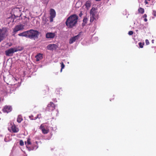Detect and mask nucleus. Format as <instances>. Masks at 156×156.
I'll return each mask as SVG.
<instances>
[{
  "label": "nucleus",
  "instance_id": "obj_9",
  "mask_svg": "<svg viewBox=\"0 0 156 156\" xmlns=\"http://www.w3.org/2000/svg\"><path fill=\"white\" fill-rule=\"evenodd\" d=\"M50 21L51 22H52L53 20V18H54L56 16V12L55 10H50Z\"/></svg>",
  "mask_w": 156,
  "mask_h": 156
},
{
  "label": "nucleus",
  "instance_id": "obj_3",
  "mask_svg": "<svg viewBox=\"0 0 156 156\" xmlns=\"http://www.w3.org/2000/svg\"><path fill=\"white\" fill-rule=\"evenodd\" d=\"M39 32L36 30L32 29L28 30V37L31 39L35 40L38 38L39 35Z\"/></svg>",
  "mask_w": 156,
  "mask_h": 156
},
{
  "label": "nucleus",
  "instance_id": "obj_43",
  "mask_svg": "<svg viewBox=\"0 0 156 156\" xmlns=\"http://www.w3.org/2000/svg\"><path fill=\"white\" fill-rule=\"evenodd\" d=\"M78 4V3H76V5L77 4Z\"/></svg>",
  "mask_w": 156,
  "mask_h": 156
},
{
  "label": "nucleus",
  "instance_id": "obj_28",
  "mask_svg": "<svg viewBox=\"0 0 156 156\" xmlns=\"http://www.w3.org/2000/svg\"><path fill=\"white\" fill-rule=\"evenodd\" d=\"M41 114H38L37 116L35 117L36 118V119L37 118L40 119L41 117Z\"/></svg>",
  "mask_w": 156,
  "mask_h": 156
},
{
  "label": "nucleus",
  "instance_id": "obj_37",
  "mask_svg": "<svg viewBox=\"0 0 156 156\" xmlns=\"http://www.w3.org/2000/svg\"><path fill=\"white\" fill-rule=\"evenodd\" d=\"M82 14L81 13H80L79 14V16H82Z\"/></svg>",
  "mask_w": 156,
  "mask_h": 156
},
{
  "label": "nucleus",
  "instance_id": "obj_42",
  "mask_svg": "<svg viewBox=\"0 0 156 156\" xmlns=\"http://www.w3.org/2000/svg\"><path fill=\"white\" fill-rule=\"evenodd\" d=\"M36 143L37 144V141H36Z\"/></svg>",
  "mask_w": 156,
  "mask_h": 156
},
{
  "label": "nucleus",
  "instance_id": "obj_35",
  "mask_svg": "<svg viewBox=\"0 0 156 156\" xmlns=\"http://www.w3.org/2000/svg\"><path fill=\"white\" fill-rule=\"evenodd\" d=\"M36 145L33 144V145L32 146V147H34L35 148H36Z\"/></svg>",
  "mask_w": 156,
  "mask_h": 156
},
{
  "label": "nucleus",
  "instance_id": "obj_13",
  "mask_svg": "<svg viewBox=\"0 0 156 156\" xmlns=\"http://www.w3.org/2000/svg\"><path fill=\"white\" fill-rule=\"evenodd\" d=\"M11 129L12 132L14 133H17L19 131L18 128L14 124L13 125H12L11 127Z\"/></svg>",
  "mask_w": 156,
  "mask_h": 156
},
{
  "label": "nucleus",
  "instance_id": "obj_31",
  "mask_svg": "<svg viewBox=\"0 0 156 156\" xmlns=\"http://www.w3.org/2000/svg\"><path fill=\"white\" fill-rule=\"evenodd\" d=\"M153 15L155 16H156V11L154 10L153 13Z\"/></svg>",
  "mask_w": 156,
  "mask_h": 156
},
{
  "label": "nucleus",
  "instance_id": "obj_25",
  "mask_svg": "<svg viewBox=\"0 0 156 156\" xmlns=\"http://www.w3.org/2000/svg\"><path fill=\"white\" fill-rule=\"evenodd\" d=\"M138 44L139 46V47L140 48H143V45H144V44H142L141 42L139 43Z\"/></svg>",
  "mask_w": 156,
  "mask_h": 156
},
{
  "label": "nucleus",
  "instance_id": "obj_14",
  "mask_svg": "<svg viewBox=\"0 0 156 156\" xmlns=\"http://www.w3.org/2000/svg\"><path fill=\"white\" fill-rule=\"evenodd\" d=\"M79 37V35H78L71 38L69 40V43L70 44H72L74 42H75L76 40L78 39Z\"/></svg>",
  "mask_w": 156,
  "mask_h": 156
},
{
  "label": "nucleus",
  "instance_id": "obj_29",
  "mask_svg": "<svg viewBox=\"0 0 156 156\" xmlns=\"http://www.w3.org/2000/svg\"><path fill=\"white\" fill-rule=\"evenodd\" d=\"M145 42L147 45H148L149 44V42L147 39L146 40Z\"/></svg>",
  "mask_w": 156,
  "mask_h": 156
},
{
  "label": "nucleus",
  "instance_id": "obj_21",
  "mask_svg": "<svg viewBox=\"0 0 156 156\" xmlns=\"http://www.w3.org/2000/svg\"><path fill=\"white\" fill-rule=\"evenodd\" d=\"M88 20V19L86 17H85L83 20V23H82L83 24L84 23V24H86L87 23V21Z\"/></svg>",
  "mask_w": 156,
  "mask_h": 156
},
{
  "label": "nucleus",
  "instance_id": "obj_39",
  "mask_svg": "<svg viewBox=\"0 0 156 156\" xmlns=\"http://www.w3.org/2000/svg\"><path fill=\"white\" fill-rule=\"evenodd\" d=\"M140 10H144L143 9H142V8H140Z\"/></svg>",
  "mask_w": 156,
  "mask_h": 156
},
{
  "label": "nucleus",
  "instance_id": "obj_23",
  "mask_svg": "<svg viewBox=\"0 0 156 156\" xmlns=\"http://www.w3.org/2000/svg\"><path fill=\"white\" fill-rule=\"evenodd\" d=\"M29 117L31 120H35L36 119V117H34L33 115L29 116Z\"/></svg>",
  "mask_w": 156,
  "mask_h": 156
},
{
  "label": "nucleus",
  "instance_id": "obj_20",
  "mask_svg": "<svg viewBox=\"0 0 156 156\" xmlns=\"http://www.w3.org/2000/svg\"><path fill=\"white\" fill-rule=\"evenodd\" d=\"M22 117L20 115H19L17 117V121L19 123H20L23 120Z\"/></svg>",
  "mask_w": 156,
  "mask_h": 156
},
{
  "label": "nucleus",
  "instance_id": "obj_33",
  "mask_svg": "<svg viewBox=\"0 0 156 156\" xmlns=\"http://www.w3.org/2000/svg\"><path fill=\"white\" fill-rule=\"evenodd\" d=\"M147 17V15L146 14H144L143 16V18H146Z\"/></svg>",
  "mask_w": 156,
  "mask_h": 156
},
{
  "label": "nucleus",
  "instance_id": "obj_16",
  "mask_svg": "<svg viewBox=\"0 0 156 156\" xmlns=\"http://www.w3.org/2000/svg\"><path fill=\"white\" fill-rule=\"evenodd\" d=\"M91 2L90 1H87L85 4L86 8L87 9H89L91 6Z\"/></svg>",
  "mask_w": 156,
  "mask_h": 156
},
{
  "label": "nucleus",
  "instance_id": "obj_22",
  "mask_svg": "<svg viewBox=\"0 0 156 156\" xmlns=\"http://www.w3.org/2000/svg\"><path fill=\"white\" fill-rule=\"evenodd\" d=\"M26 21V22L25 23V24L27 25L28 23H29V18H26L25 19H24Z\"/></svg>",
  "mask_w": 156,
  "mask_h": 156
},
{
  "label": "nucleus",
  "instance_id": "obj_10",
  "mask_svg": "<svg viewBox=\"0 0 156 156\" xmlns=\"http://www.w3.org/2000/svg\"><path fill=\"white\" fill-rule=\"evenodd\" d=\"M58 48L57 46L55 44H49L47 46V48L48 50L53 51L55 50Z\"/></svg>",
  "mask_w": 156,
  "mask_h": 156
},
{
  "label": "nucleus",
  "instance_id": "obj_24",
  "mask_svg": "<svg viewBox=\"0 0 156 156\" xmlns=\"http://www.w3.org/2000/svg\"><path fill=\"white\" fill-rule=\"evenodd\" d=\"M61 72L62 71V69H63L65 67V65L64 64L63 62H61Z\"/></svg>",
  "mask_w": 156,
  "mask_h": 156
},
{
  "label": "nucleus",
  "instance_id": "obj_2",
  "mask_svg": "<svg viewBox=\"0 0 156 156\" xmlns=\"http://www.w3.org/2000/svg\"><path fill=\"white\" fill-rule=\"evenodd\" d=\"M23 48L20 47L18 48H11L5 51V54L7 56H12L15 52L20 51L23 50Z\"/></svg>",
  "mask_w": 156,
  "mask_h": 156
},
{
  "label": "nucleus",
  "instance_id": "obj_12",
  "mask_svg": "<svg viewBox=\"0 0 156 156\" xmlns=\"http://www.w3.org/2000/svg\"><path fill=\"white\" fill-rule=\"evenodd\" d=\"M55 33L48 32L47 33L46 35V37L47 38H53L55 36Z\"/></svg>",
  "mask_w": 156,
  "mask_h": 156
},
{
  "label": "nucleus",
  "instance_id": "obj_8",
  "mask_svg": "<svg viewBox=\"0 0 156 156\" xmlns=\"http://www.w3.org/2000/svg\"><path fill=\"white\" fill-rule=\"evenodd\" d=\"M55 107V105L52 102H50V104H48L47 107V109L48 111H51L54 110Z\"/></svg>",
  "mask_w": 156,
  "mask_h": 156
},
{
  "label": "nucleus",
  "instance_id": "obj_27",
  "mask_svg": "<svg viewBox=\"0 0 156 156\" xmlns=\"http://www.w3.org/2000/svg\"><path fill=\"white\" fill-rule=\"evenodd\" d=\"M133 32L132 31H130L128 32V34L129 35H131L133 34Z\"/></svg>",
  "mask_w": 156,
  "mask_h": 156
},
{
  "label": "nucleus",
  "instance_id": "obj_15",
  "mask_svg": "<svg viewBox=\"0 0 156 156\" xmlns=\"http://www.w3.org/2000/svg\"><path fill=\"white\" fill-rule=\"evenodd\" d=\"M18 35L20 36H24L28 37V31L20 33Z\"/></svg>",
  "mask_w": 156,
  "mask_h": 156
},
{
  "label": "nucleus",
  "instance_id": "obj_26",
  "mask_svg": "<svg viewBox=\"0 0 156 156\" xmlns=\"http://www.w3.org/2000/svg\"><path fill=\"white\" fill-rule=\"evenodd\" d=\"M24 142L22 140H20V145L21 146H23L24 145Z\"/></svg>",
  "mask_w": 156,
  "mask_h": 156
},
{
  "label": "nucleus",
  "instance_id": "obj_36",
  "mask_svg": "<svg viewBox=\"0 0 156 156\" xmlns=\"http://www.w3.org/2000/svg\"><path fill=\"white\" fill-rule=\"evenodd\" d=\"M144 21H145V22H147V19H146V18H145L144 19Z\"/></svg>",
  "mask_w": 156,
  "mask_h": 156
},
{
  "label": "nucleus",
  "instance_id": "obj_38",
  "mask_svg": "<svg viewBox=\"0 0 156 156\" xmlns=\"http://www.w3.org/2000/svg\"><path fill=\"white\" fill-rule=\"evenodd\" d=\"M95 0L97 1H101V0Z\"/></svg>",
  "mask_w": 156,
  "mask_h": 156
},
{
  "label": "nucleus",
  "instance_id": "obj_18",
  "mask_svg": "<svg viewBox=\"0 0 156 156\" xmlns=\"http://www.w3.org/2000/svg\"><path fill=\"white\" fill-rule=\"evenodd\" d=\"M26 147L28 148V150L29 151H30L31 150H34L35 149H37L38 147V146H36V148H35L34 147H29L28 146H27V145H26Z\"/></svg>",
  "mask_w": 156,
  "mask_h": 156
},
{
  "label": "nucleus",
  "instance_id": "obj_5",
  "mask_svg": "<svg viewBox=\"0 0 156 156\" xmlns=\"http://www.w3.org/2000/svg\"><path fill=\"white\" fill-rule=\"evenodd\" d=\"M8 29L6 27L0 29V42L4 39L5 35H7Z\"/></svg>",
  "mask_w": 156,
  "mask_h": 156
},
{
  "label": "nucleus",
  "instance_id": "obj_41",
  "mask_svg": "<svg viewBox=\"0 0 156 156\" xmlns=\"http://www.w3.org/2000/svg\"><path fill=\"white\" fill-rule=\"evenodd\" d=\"M50 10H54V9H51Z\"/></svg>",
  "mask_w": 156,
  "mask_h": 156
},
{
  "label": "nucleus",
  "instance_id": "obj_7",
  "mask_svg": "<svg viewBox=\"0 0 156 156\" xmlns=\"http://www.w3.org/2000/svg\"><path fill=\"white\" fill-rule=\"evenodd\" d=\"M24 27V26L22 24H20L16 26L13 29V35H14L18 31L23 30Z\"/></svg>",
  "mask_w": 156,
  "mask_h": 156
},
{
  "label": "nucleus",
  "instance_id": "obj_17",
  "mask_svg": "<svg viewBox=\"0 0 156 156\" xmlns=\"http://www.w3.org/2000/svg\"><path fill=\"white\" fill-rule=\"evenodd\" d=\"M35 58H36V61H38L40 60V59H41L42 58V54H39L37 55L36 56Z\"/></svg>",
  "mask_w": 156,
  "mask_h": 156
},
{
  "label": "nucleus",
  "instance_id": "obj_6",
  "mask_svg": "<svg viewBox=\"0 0 156 156\" xmlns=\"http://www.w3.org/2000/svg\"><path fill=\"white\" fill-rule=\"evenodd\" d=\"M95 10H90V22H92L95 20H96L98 19V15L94 12Z\"/></svg>",
  "mask_w": 156,
  "mask_h": 156
},
{
  "label": "nucleus",
  "instance_id": "obj_30",
  "mask_svg": "<svg viewBox=\"0 0 156 156\" xmlns=\"http://www.w3.org/2000/svg\"><path fill=\"white\" fill-rule=\"evenodd\" d=\"M45 4H47L49 0H43Z\"/></svg>",
  "mask_w": 156,
  "mask_h": 156
},
{
  "label": "nucleus",
  "instance_id": "obj_19",
  "mask_svg": "<svg viewBox=\"0 0 156 156\" xmlns=\"http://www.w3.org/2000/svg\"><path fill=\"white\" fill-rule=\"evenodd\" d=\"M25 145L28 146L29 145L31 144V139L30 138H28L27 141L25 142Z\"/></svg>",
  "mask_w": 156,
  "mask_h": 156
},
{
  "label": "nucleus",
  "instance_id": "obj_34",
  "mask_svg": "<svg viewBox=\"0 0 156 156\" xmlns=\"http://www.w3.org/2000/svg\"><path fill=\"white\" fill-rule=\"evenodd\" d=\"M144 2L146 4H147L148 3L147 0H145Z\"/></svg>",
  "mask_w": 156,
  "mask_h": 156
},
{
  "label": "nucleus",
  "instance_id": "obj_44",
  "mask_svg": "<svg viewBox=\"0 0 156 156\" xmlns=\"http://www.w3.org/2000/svg\"><path fill=\"white\" fill-rule=\"evenodd\" d=\"M16 9H18V8H16Z\"/></svg>",
  "mask_w": 156,
  "mask_h": 156
},
{
  "label": "nucleus",
  "instance_id": "obj_11",
  "mask_svg": "<svg viewBox=\"0 0 156 156\" xmlns=\"http://www.w3.org/2000/svg\"><path fill=\"white\" fill-rule=\"evenodd\" d=\"M12 110V108L10 106L6 105L4 107L3 111L4 112L8 113Z\"/></svg>",
  "mask_w": 156,
  "mask_h": 156
},
{
  "label": "nucleus",
  "instance_id": "obj_32",
  "mask_svg": "<svg viewBox=\"0 0 156 156\" xmlns=\"http://www.w3.org/2000/svg\"><path fill=\"white\" fill-rule=\"evenodd\" d=\"M139 12L141 13V14H143L144 12V10H138Z\"/></svg>",
  "mask_w": 156,
  "mask_h": 156
},
{
  "label": "nucleus",
  "instance_id": "obj_40",
  "mask_svg": "<svg viewBox=\"0 0 156 156\" xmlns=\"http://www.w3.org/2000/svg\"><path fill=\"white\" fill-rule=\"evenodd\" d=\"M91 10H95V9H93V8H92Z\"/></svg>",
  "mask_w": 156,
  "mask_h": 156
},
{
  "label": "nucleus",
  "instance_id": "obj_4",
  "mask_svg": "<svg viewBox=\"0 0 156 156\" xmlns=\"http://www.w3.org/2000/svg\"><path fill=\"white\" fill-rule=\"evenodd\" d=\"M49 126L47 123H44L41 125L39 129H41L43 134H46L49 132Z\"/></svg>",
  "mask_w": 156,
  "mask_h": 156
},
{
  "label": "nucleus",
  "instance_id": "obj_1",
  "mask_svg": "<svg viewBox=\"0 0 156 156\" xmlns=\"http://www.w3.org/2000/svg\"><path fill=\"white\" fill-rule=\"evenodd\" d=\"M78 16L76 15L70 16L67 19L65 23L66 26L69 28H72L75 27L77 24Z\"/></svg>",
  "mask_w": 156,
  "mask_h": 156
}]
</instances>
